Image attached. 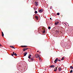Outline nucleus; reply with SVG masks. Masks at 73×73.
I'll use <instances>...</instances> for the list:
<instances>
[{"mask_svg": "<svg viewBox=\"0 0 73 73\" xmlns=\"http://www.w3.org/2000/svg\"><path fill=\"white\" fill-rule=\"evenodd\" d=\"M42 11H43L42 9H41L39 10L38 12H39V13H42Z\"/></svg>", "mask_w": 73, "mask_h": 73, "instance_id": "obj_1", "label": "nucleus"}, {"mask_svg": "<svg viewBox=\"0 0 73 73\" xmlns=\"http://www.w3.org/2000/svg\"><path fill=\"white\" fill-rule=\"evenodd\" d=\"M58 23H59V22H55V24L56 25H58Z\"/></svg>", "mask_w": 73, "mask_h": 73, "instance_id": "obj_2", "label": "nucleus"}, {"mask_svg": "<svg viewBox=\"0 0 73 73\" xmlns=\"http://www.w3.org/2000/svg\"><path fill=\"white\" fill-rule=\"evenodd\" d=\"M58 58H56V59H55V61H54V62L55 63H56V62H57V61H58Z\"/></svg>", "mask_w": 73, "mask_h": 73, "instance_id": "obj_3", "label": "nucleus"}, {"mask_svg": "<svg viewBox=\"0 0 73 73\" xmlns=\"http://www.w3.org/2000/svg\"><path fill=\"white\" fill-rule=\"evenodd\" d=\"M55 67V66L54 65H51L49 67V68H54Z\"/></svg>", "mask_w": 73, "mask_h": 73, "instance_id": "obj_4", "label": "nucleus"}, {"mask_svg": "<svg viewBox=\"0 0 73 73\" xmlns=\"http://www.w3.org/2000/svg\"><path fill=\"white\" fill-rule=\"evenodd\" d=\"M35 4L36 6H37L38 5V3L37 2H36L35 3Z\"/></svg>", "mask_w": 73, "mask_h": 73, "instance_id": "obj_5", "label": "nucleus"}, {"mask_svg": "<svg viewBox=\"0 0 73 73\" xmlns=\"http://www.w3.org/2000/svg\"><path fill=\"white\" fill-rule=\"evenodd\" d=\"M27 49H28V48H24L23 49V51H25L26 50H27Z\"/></svg>", "mask_w": 73, "mask_h": 73, "instance_id": "obj_6", "label": "nucleus"}, {"mask_svg": "<svg viewBox=\"0 0 73 73\" xmlns=\"http://www.w3.org/2000/svg\"><path fill=\"white\" fill-rule=\"evenodd\" d=\"M21 47H22V48H27V46H21Z\"/></svg>", "mask_w": 73, "mask_h": 73, "instance_id": "obj_7", "label": "nucleus"}, {"mask_svg": "<svg viewBox=\"0 0 73 73\" xmlns=\"http://www.w3.org/2000/svg\"><path fill=\"white\" fill-rule=\"evenodd\" d=\"M57 67H55V68H54V72H56V71H57Z\"/></svg>", "mask_w": 73, "mask_h": 73, "instance_id": "obj_8", "label": "nucleus"}, {"mask_svg": "<svg viewBox=\"0 0 73 73\" xmlns=\"http://www.w3.org/2000/svg\"><path fill=\"white\" fill-rule=\"evenodd\" d=\"M13 54H14V55L15 56H17V54H16V53H15V52H13Z\"/></svg>", "mask_w": 73, "mask_h": 73, "instance_id": "obj_9", "label": "nucleus"}, {"mask_svg": "<svg viewBox=\"0 0 73 73\" xmlns=\"http://www.w3.org/2000/svg\"><path fill=\"white\" fill-rule=\"evenodd\" d=\"M27 52H25L24 53V56H26V55H27Z\"/></svg>", "mask_w": 73, "mask_h": 73, "instance_id": "obj_10", "label": "nucleus"}, {"mask_svg": "<svg viewBox=\"0 0 73 73\" xmlns=\"http://www.w3.org/2000/svg\"><path fill=\"white\" fill-rule=\"evenodd\" d=\"M10 47H11V48H13V49H16L15 48H14L13 46H10Z\"/></svg>", "mask_w": 73, "mask_h": 73, "instance_id": "obj_11", "label": "nucleus"}, {"mask_svg": "<svg viewBox=\"0 0 73 73\" xmlns=\"http://www.w3.org/2000/svg\"><path fill=\"white\" fill-rule=\"evenodd\" d=\"M58 69L59 70V71H61V68L60 67H59Z\"/></svg>", "mask_w": 73, "mask_h": 73, "instance_id": "obj_12", "label": "nucleus"}, {"mask_svg": "<svg viewBox=\"0 0 73 73\" xmlns=\"http://www.w3.org/2000/svg\"><path fill=\"white\" fill-rule=\"evenodd\" d=\"M2 37H4V33L3 32H2Z\"/></svg>", "mask_w": 73, "mask_h": 73, "instance_id": "obj_13", "label": "nucleus"}, {"mask_svg": "<svg viewBox=\"0 0 73 73\" xmlns=\"http://www.w3.org/2000/svg\"><path fill=\"white\" fill-rule=\"evenodd\" d=\"M35 18H36V19H37V20H38V17L37 16H36L35 17Z\"/></svg>", "mask_w": 73, "mask_h": 73, "instance_id": "obj_14", "label": "nucleus"}, {"mask_svg": "<svg viewBox=\"0 0 73 73\" xmlns=\"http://www.w3.org/2000/svg\"><path fill=\"white\" fill-rule=\"evenodd\" d=\"M64 58H65L63 57L61 59V60H64Z\"/></svg>", "mask_w": 73, "mask_h": 73, "instance_id": "obj_15", "label": "nucleus"}, {"mask_svg": "<svg viewBox=\"0 0 73 73\" xmlns=\"http://www.w3.org/2000/svg\"><path fill=\"white\" fill-rule=\"evenodd\" d=\"M70 68L71 69H73V66H71L70 67Z\"/></svg>", "mask_w": 73, "mask_h": 73, "instance_id": "obj_16", "label": "nucleus"}, {"mask_svg": "<svg viewBox=\"0 0 73 73\" xmlns=\"http://www.w3.org/2000/svg\"><path fill=\"white\" fill-rule=\"evenodd\" d=\"M45 31H43L42 33H43V34H44V33H45Z\"/></svg>", "mask_w": 73, "mask_h": 73, "instance_id": "obj_17", "label": "nucleus"}, {"mask_svg": "<svg viewBox=\"0 0 73 73\" xmlns=\"http://www.w3.org/2000/svg\"><path fill=\"white\" fill-rule=\"evenodd\" d=\"M31 61L32 62L33 61V58H31Z\"/></svg>", "mask_w": 73, "mask_h": 73, "instance_id": "obj_18", "label": "nucleus"}, {"mask_svg": "<svg viewBox=\"0 0 73 73\" xmlns=\"http://www.w3.org/2000/svg\"><path fill=\"white\" fill-rule=\"evenodd\" d=\"M35 13H37V11H35Z\"/></svg>", "mask_w": 73, "mask_h": 73, "instance_id": "obj_19", "label": "nucleus"}, {"mask_svg": "<svg viewBox=\"0 0 73 73\" xmlns=\"http://www.w3.org/2000/svg\"><path fill=\"white\" fill-rule=\"evenodd\" d=\"M50 28H51L50 27V26L48 27V29H50Z\"/></svg>", "mask_w": 73, "mask_h": 73, "instance_id": "obj_20", "label": "nucleus"}, {"mask_svg": "<svg viewBox=\"0 0 73 73\" xmlns=\"http://www.w3.org/2000/svg\"><path fill=\"white\" fill-rule=\"evenodd\" d=\"M57 15H60V13H58L57 14Z\"/></svg>", "mask_w": 73, "mask_h": 73, "instance_id": "obj_21", "label": "nucleus"}, {"mask_svg": "<svg viewBox=\"0 0 73 73\" xmlns=\"http://www.w3.org/2000/svg\"><path fill=\"white\" fill-rule=\"evenodd\" d=\"M73 72V70H70V72L71 73H72V72Z\"/></svg>", "mask_w": 73, "mask_h": 73, "instance_id": "obj_22", "label": "nucleus"}, {"mask_svg": "<svg viewBox=\"0 0 73 73\" xmlns=\"http://www.w3.org/2000/svg\"><path fill=\"white\" fill-rule=\"evenodd\" d=\"M11 54V56H13V55H14L13 54Z\"/></svg>", "mask_w": 73, "mask_h": 73, "instance_id": "obj_23", "label": "nucleus"}, {"mask_svg": "<svg viewBox=\"0 0 73 73\" xmlns=\"http://www.w3.org/2000/svg\"><path fill=\"white\" fill-rule=\"evenodd\" d=\"M28 58H31V56H29Z\"/></svg>", "mask_w": 73, "mask_h": 73, "instance_id": "obj_24", "label": "nucleus"}, {"mask_svg": "<svg viewBox=\"0 0 73 73\" xmlns=\"http://www.w3.org/2000/svg\"><path fill=\"white\" fill-rule=\"evenodd\" d=\"M29 56H30V57H31V54H29Z\"/></svg>", "mask_w": 73, "mask_h": 73, "instance_id": "obj_25", "label": "nucleus"}, {"mask_svg": "<svg viewBox=\"0 0 73 73\" xmlns=\"http://www.w3.org/2000/svg\"><path fill=\"white\" fill-rule=\"evenodd\" d=\"M37 57H39V58H40V56H39V55H37Z\"/></svg>", "mask_w": 73, "mask_h": 73, "instance_id": "obj_26", "label": "nucleus"}, {"mask_svg": "<svg viewBox=\"0 0 73 73\" xmlns=\"http://www.w3.org/2000/svg\"><path fill=\"white\" fill-rule=\"evenodd\" d=\"M34 9L35 10H36V7H35L34 8Z\"/></svg>", "mask_w": 73, "mask_h": 73, "instance_id": "obj_27", "label": "nucleus"}, {"mask_svg": "<svg viewBox=\"0 0 73 73\" xmlns=\"http://www.w3.org/2000/svg\"><path fill=\"white\" fill-rule=\"evenodd\" d=\"M58 61H61V60H60V59H58Z\"/></svg>", "mask_w": 73, "mask_h": 73, "instance_id": "obj_28", "label": "nucleus"}, {"mask_svg": "<svg viewBox=\"0 0 73 73\" xmlns=\"http://www.w3.org/2000/svg\"><path fill=\"white\" fill-rule=\"evenodd\" d=\"M67 46H68V45H65V46L66 47Z\"/></svg>", "mask_w": 73, "mask_h": 73, "instance_id": "obj_29", "label": "nucleus"}, {"mask_svg": "<svg viewBox=\"0 0 73 73\" xmlns=\"http://www.w3.org/2000/svg\"><path fill=\"white\" fill-rule=\"evenodd\" d=\"M38 56H36V58H38Z\"/></svg>", "mask_w": 73, "mask_h": 73, "instance_id": "obj_30", "label": "nucleus"}, {"mask_svg": "<svg viewBox=\"0 0 73 73\" xmlns=\"http://www.w3.org/2000/svg\"><path fill=\"white\" fill-rule=\"evenodd\" d=\"M50 20H52L51 18H50Z\"/></svg>", "mask_w": 73, "mask_h": 73, "instance_id": "obj_31", "label": "nucleus"}, {"mask_svg": "<svg viewBox=\"0 0 73 73\" xmlns=\"http://www.w3.org/2000/svg\"><path fill=\"white\" fill-rule=\"evenodd\" d=\"M1 46V44L0 43V46Z\"/></svg>", "mask_w": 73, "mask_h": 73, "instance_id": "obj_32", "label": "nucleus"}, {"mask_svg": "<svg viewBox=\"0 0 73 73\" xmlns=\"http://www.w3.org/2000/svg\"><path fill=\"white\" fill-rule=\"evenodd\" d=\"M39 52V51H37V52Z\"/></svg>", "mask_w": 73, "mask_h": 73, "instance_id": "obj_33", "label": "nucleus"}, {"mask_svg": "<svg viewBox=\"0 0 73 73\" xmlns=\"http://www.w3.org/2000/svg\"><path fill=\"white\" fill-rule=\"evenodd\" d=\"M44 70H46V68H44Z\"/></svg>", "mask_w": 73, "mask_h": 73, "instance_id": "obj_34", "label": "nucleus"}, {"mask_svg": "<svg viewBox=\"0 0 73 73\" xmlns=\"http://www.w3.org/2000/svg\"><path fill=\"white\" fill-rule=\"evenodd\" d=\"M53 29H54V28L52 29V30H53Z\"/></svg>", "mask_w": 73, "mask_h": 73, "instance_id": "obj_35", "label": "nucleus"}, {"mask_svg": "<svg viewBox=\"0 0 73 73\" xmlns=\"http://www.w3.org/2000/svg\"><path fill=\"white\" fill-rule=\"evenodd\" d=\"M39 60H40V58H39Z\"/></svg>", "mask_w": 73, "mask_h": 73, "instance_id": "obj_36", "label": "nucleus"}, {"mask_svg": "<svg viewBox=\"0 0 73 73\" xmlns=\"http://www.w3.org/2000/svg\"><path fill=\"white\" fill-rule=\"evenodd\" d=\"M41 53V52H40L39 53Z\"/></svg>", "mask_w": 73, "mask_h": 73, "instance_id": "obj_37", "label": "nucleus"}, {"mask_svg": "<svg viewBox=\"0 0 73 73\" xmlns=\"http://www.w3.org/2000/svg\"><path fill=\"white\" fill-rule=\"evenodd\" d=\"M72 63H73V60L72 61Z\"/></svg>", "mask_w": 73, "mask_h": 73, "instance_id": "obj_38", "label": "nucleus"}, {"mask_svg": "<svg viewBox=\"0 0 73 73\" xmlns=\"http://www.w3.org/2000/svg\"><path fill=\"white\" fill-rule=\"evenodd\" d=\"M62 23V24H63V23H64L63 22Z\"/></svg>", "mask_w": 73, "mask_h": 73, "instance_id": "obj_39", "label": "nucleus"}, {"mask_svg": "<svg viewBox=\"0 0 73 73\" xmlns=\"http://www.w3.org/2000/svg\"><path fill=\"white\" fill-rule=\"evenodd\" d=\"M28 61H29V60H28Z\"/></svg>", "mask_w": 73, "mask_h": 73, "instance_id": "obj_40", "label": "nucleus"}, {"mask_svg": "<svg viewBox=\"0 0 73 73\" xmlns=\"http://www.w3.org/2000/svg\"><path fill=\"white\" fill-rule=\"evenodd\" d=\"M72 1H73V0H72Z\"/></svg>", "mask_w": 73, "mask_h": 73, "instance_id": "obj_41", "label": "nucleus"}]
</instances>
